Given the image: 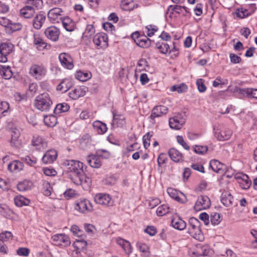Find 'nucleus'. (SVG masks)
Masks as SVG:
<instances>
[{
	"label": "nucleus",
	"instance_id": "c03bdc74",
	"mask_svg": "<svg viewBox=\"0 0 257 257\" xmlns=\"http://www.w3.org/2000/svg\"><path fill=\"white\" fill-rule=\"evenodd\" d=\"M170 208L167 204H163L158 207L156 213L158 216H163L170 212Z\"/></svg>",
	"mask_w": 257,
	"mask_h": 257
},
{
	"label": "nucleus",
	"instance_id": "1a4fd4ad",
	"mask_svg": "<svg viewBox=\"0 0 257 257\" xmlns=\"http://www.w3.org/2000/svg\"><path fill=\"white\" fill-rule=\"evenodd\" d=\"M63 11L60 8H54L50 9L47 13V17L52 24L59 23L62 19Z\"/></svg>",
	"mask_w": 257,
	"mask_h": 257
},
{
	"label": "nucleus",
	"instance_id": "9b49d317",
	"mask_svg": "<svg viewBox=\"0 0 257 257\" xmlns=\"http://www.w3.org/2000/svg\"><path fill=\"white\" fill-rule=\"evenodd\" d=\"M72 180L74 184L77 185H81L85 190H88L90 188L91 179L87 177L84 172L76 178H73Z\"/></svg>",
	"mask_w": 257,
	"mask_h": 257
},
{
	"label": "nucleus",
	"instance_id": "4468645a",
	"mask_svg": "<svg viewBox=\"0 0 257 257\" xmlns=\"http://www.w3.org/2000/svg\"><path fill=\"white\" fill-rule=\"evenodd\" d=\"M185 123V120L180 114H177L169 119V125L172 129L180 130Z\"/></svg>",
	"mask_w": 257,
	"mask_h": 257
},
{
	"label": "nucleus",
	"instance_id": "338daca9",
	"mask_svg": "<svg viewBox=\"0 0 257 257\" xmlns=\"http://www.w3.org/2000/svg\"><path fill=\"white\" fill-rule=\"evenodd\" d=\"M236 15L238 17L243 19L248 17L249 14L248 13L247 10L241 8L240 9H238Z\"/></svg>",
	"mask_w": 257,
	"mask_h": 257
},
{
	"label": "nucleus",
	"instance_id": "7c9ffc66",
	"mask_svg": "<svg viewBox=\"0 0 257 257\" xmlns=\"http://www.w3.org/2000/svg\"><path fill=\"white\" fill-rule=\"evenodd\" d=\"M61 21L64 28L68 32L73 31L76 27L75 22L68 17L63 18Z\"/></svg>",
	"mask_w": 257,
	"mask_h": 257
},
{
	"label": "nucleus",
	"instance_id": "a878e982",
	"mask_svg": "<svg viewBox=\"0 0 257 257\" xmlns=\"http://www.w3.org/2000/svg\"><path fill=\"white\" fill-rule=\"evenodd\" d=\"M86 88L78 87L73 89L69 93V96L73 100L78 99L80 97H82L85 95Z\"/></svg>",
	"mask_w": 257,
	"mask_h": 257
},
{
	"label": "nucleus",
	"instance_id": "c756f323",
	"mask_svg": "<svg viewBox=\"0 0 257 257\" xmlns=\"http://www.w3.org/2000/svg\"><path fill=\"white\" fill-rule=\"evenodd\" d=\"M113 120L112 125L113 127L122 126L124 123V117L120 114H117L115 110L112 111Z\"/></svg>",
	"mask_w": 257,
	"mask_h": 257
},
{
	"label": "nucleus",
	"instance_id": "473e14b6",
	"mask_svg": "<svg viewBox=\"0 0 257 257\" xmlns=\"http://www.w3.org/2000/svg\"><path fill=\"white\" fill-rule=\"evenodd\" d=\"M233 196L228 192H224L222 193L221 201L226 207H230L233 204Z\"/></svg>",
	"mask_w": 257,
	"mask_h": 257
},
{
	"label": "nucleus",
	"instance_id": "20e7f679",
	"mask_svg": "<svg viewBox=\"0 0 257 257\" xmlns=\"http://www.w3.org/2000/svg\"><path fill=\"white\" fill-rule=\"evenodd\" d=\"M200 222L196 218L191 217L189 220L188 232L196 239L201 240L203 235L200 228Z\"/></svg>",
	"mask_w": 257,
	"mask_h": 257
},
{
	"label": "nucleus",
	"instance_id": "58836bf2",
	"mask_svg": "<svg viewBox=\"0 0 257 257\" xmlns=\"http://www.w3.org/2000/svg\"><path fill=\"white\" fill-rule=\"evenodd\" d=\"M14 45L9 42H4L0 45V50L8 56L13 51Z\"/></svg>",
	"mask_w": 257,
	"mask_h": 257
},
{
	"label": "nucleus",
	"instance_id": "13d9d810",
	"mask_svg": "<svg viewBox=\"0 0 257 257\" xmlns=\"http://www.w3.org/2000/svg\"><path fill=\"white\" fill-rule=\"evenodd\" d=\"M146 29L147 30V35L149 37H152L156 32L158 28L156 26L150 25L146 27Z\"/></svg>",
	"mask_w": 257,
	"mask_h": 257
},
{
	"label": "nucleus",
	"instance_id": "f8f14e48",
	"mask_svg": "<svg viewBox=\"0 0 257 257\" xmlns=\"http://www.w3.org/2000/svg\"><path fill=\"white\" fill-rule=\"evenodd\" d=\"M211 205L209 197L206 195H200L198 197L194 206V210L199 211L208 208Z\"/></svg>",
	"mask_w": 257,
	"mask_h": 257
},
{
	"label": "nucleus",
	"instance_id": "79ce46f5",
	"mask_svg": "<svg viewBox=\"0 0 257 257\" xmlns=\"http://www.w3.org/2000/svg\"><path fill=\"white\" fill-rule=\"evenodd\" d=\"M32 185V183L29 180H25L20 182L17 184V188L20 191H25L29 190Z\"/></svg>",
	"mask_w": 257,
	"mask_h": 257
},
{
	"label": "nucleus",
	"instance_id": "c85d7f7f",
	"mask_svg": "<svg viewBox=\"0 0 257 257\" xmlns=\"http://www.w3.org/2000/svg\"><path fill=\"white\" fill-rule=\"evenodd\" d=\"M168 155L170 159L175 162H181L183 161V154L175 148L170 149Z\"/></svg>",
	"mask_w": 257,
	"mask_h": 257
},
{
	"label": "nucleus",
	"instance_id": "f257e3e1",
	"mask_svg": "<svg viewBox=\"0 0 257 257\" xmlns=\"http://www.w3.org/2000/svg\"><path fill=\"white\" fill-rule=\"evenodd\" d=\"M47 73L46 67L42 63H33L28 69V74L35 80L39 81L45 77Z\"/></svg>",
	"mask_w": 257,
	"mask_h": 257
},
{
	"label": "nucleus",
	"instance_id": "a18cd8bd",
	"mask_svg": "<svg viewBox=\"0 0 257 257\" xmlns=\"http://www.w3.org/2000/svg\"><path fill=\"white\" fill-rule=\"evenodd\" d=\"M156 47L163 54H166L171 52L170 47L167 43L158 42L156 44Z\"/></svg>",
	"mask_w": 257,
	"mask_h": 257
},
{
	"label": "nucleus",
	"instance_id": "cd10ccee",
	"mask_svg": "<svg viewBox=\"0 0 257 257\" xmlns=\"http://www.w3.org/2000/svg\"><path fill=\"white\" fill-rule=\"evenodd\" d=\"M171 224L174 228L179 230H182L186 227V222L178 216H173Z\"/></svg>",
	"mask_w": 257,
	"mask_h": 257
},
{
	"label": "nucleus",
	"instance_id": "c9c22d12",
	"mask_svg": "<svg viewBox=\"0 0 257 257\" xmlns=\"http://www.w3.org/2000/svg\"><path fill=\"white\" fill-rule=\"evenodd\" d=\"M151 40L146 36H141L137 40V45L143 48H149L151 45Z\"/></svg>",
	"mask_w": 257,
	"mask_h": 257
},
{
	"label": "nucleus",
	"instance_id": "f3484780",
	"mask_svg": "<svg viewBox=\"0 0 257 257\" xmlns=\"http://www.w3.org/2000/svg\"><path fill=\"white\" fill-rule=\"evenodd\" d=\"M46 37L53 42H56L59 39L60 31L55 26H51L47 28L44 31Z\"/></svg>",
	"mask_w": 257,
	"mask_h": 257
},
{
	"label": "nucleus",
	"instance_id": "603ef678",
	"mask_svg": "<svg viewBox=\"0 0 257 257\" xmlns=\"http://www.w3.org/2000/svg\"><path fill=\"white\" fill-rule=\"evenodd\" d=\"M221 221V216L219 213L216 212L211 213L210 215V221L213 225H218Z\"/></svg>",
	"mask_w": 257,
	"mask_h": 257
},
{
	"label": "nucleus",
	"instance_id": "4d7b16f0",
	"mask_svg": "<svg viewBox=\"0 0 257 257\" xmlns=\"http://www.w3.org/2000/svg\"><path fill=\"white\" fill-rule=\"evenodd\" d=\"M137 246L140 250L144 253L146 255H149V247L146 244L142 242H138L137 244Z\"/></svg>",
	"mask_w": 257,
	"mask_h": 257
},
{
	"label": "nucleus",
	"instance_id": "49530a36",
	"mask_svg": "<svg viewBox=\"0 0 257 257\" xmlns=\"http://www.w3.org/2000/svg\"><path fill=\"white\" fill-rule=\"evenodd\" d=\"M90 73H84L81 71H77L75 74L76 79L80 81H85L91 77Z\"/></svg>",
	"mask_w": 257,
	"mask_h": 257
},
{
	"label": "nucleus",
	"instance_id": "2f4dec72",
	"mask_svg": "<svg viewBox=\"0 0 257 257\" xmlns=\"http://www.w3.org/2000/svg\"><path fill=\"white\" fill-rule=\"evenodd\" d=\"M72 85L71 80L65 78L63 79L57 86V90L64 93L68 91L72 86Z\"/></svg>",
	"mask_w": 257,
	"mask_h": 257
},
{
	"label": "nucleus",
	"instance_id": "393cba45",
	"mask_svg": "<svg viewBox=\"0 0 257 257\" xmlns=\"http://www.w3.org/2000/svg\"><path fill=\"white\" fill-rule=\"evenodd\" d=\"M121 8L126 11H131L138 7V5L134 0H121Z\"/></svg>",
	"mask_w": 257,
	"mask_h": 257
},
{
	"label": "nucleus",
	"instance_id": "f704fd0d",
	"mask_svg": "<svg viewBox=\"0 0 257 257\" xmlns=\"http://www.w3.org/2000/svg\"><path fill=\"white\" fill-rule=\"evenodd\" d=\"M93 127L98 134H103L107 130L106 124L99 120H96L93 123Z\"/></svg>",
	"mask_w": 257,
	"mask_h": 257
},
{
	"label": "nucleus",
	"instance_id": "4c0bfd02",
	"mask_svg": "<svg viewBox=\"0 0 257 257\" xmlns=\"http://www.w3.org/2000/svg\"><path fill=\"white\" fill-rule=\"evenodd\" d=\"M45 124L49 127H53L57 123V117L52 114L46 115L44 117Z\"/></svg>",
	"mask_w": 257,
	"mask_h": 257
},
{
	"label": "nucleus",
	"instance_id": "0eeeda50",
	"mask_svg": "<svg viewBox=\"0 0 257 257\" xmlns=\"http://www.w3.org/2000/svg\"><path fill=\"white\" fill-rule=\"evenodd\" d=\"M33 38V46L38 51H41L45 49H50L51 48V45L48 44L45 41L39 33H34Z\"/></svg>",
	"mask_w": 257,
	"mask_h": 257
},
{
	"label": "nucleus",
	"instance_id": "e2e57ef3",
	"mask_svg": "<svg viewBox=\"0 0 257 257\" xmlns=\"http://www.w3.org/2000/svg\"><path fill=\"white\" fill-rule=\"evenodd\" d=\"M236 92L241 95L242 96L249 97L250 93V88H237Z\"/></svg>",
	"mask_w": 257,
	"mask_h": 257
},
{
	"label": "nucleus",
	"instance_id": "3c124183",
	"mask_svg": "<svg viewBox=\"0 0 257 257\" xmlns=\"http://www.w3.org/2000/svg\"><path fill=\"white\" fill-rule=\"evenodd\" d=\"M193 148L194 152L199 155H203L208 151V147L207 146L195 145Z\"/></svg>",
	"mask_w": 257,
	"mask_h": 257
},
{
	"label": "nucleus",
	"instance_id": "8fccbe9b",
	"mask_svg": "<svg viewBox=\"0 0 257 257\" xmlns=\"http://www.w3.org/2000/svg\"><path fill=\"white\" fill-rule=\"evenodd\" d=\"M95 33V29L92 25H87L85 31L83 33V35L84 37L89 38Z\"/></svg>",
	"mask_w": 257,
	"mask_h": 257
},
{
	"label": "nucleus",
	"instance_id": "a211bd4d",
	"mask_svg": "<svg viewBox=\"0 0 257 257\" xmlns=\"http://www.w3.org/2000/svg\"><path fill=\"white\" fill-rule=\"evenodd\" d=\"M94 200L96 203L104 206H112L113 204V201L110 196L106 194H97L95 197Z\"/></svg>",
	"mask_w": 257,
	"mask_h": 257
},
{
	"label": "nucleus",
	"instance_id": "ddd939ff",
	"mask_svg": "<svg viewBox=\"0 0 257 257\" xmlns=\"http://www.w3.org/2000/svg\"><path fill=\"white\" fill-rule=\"evenodd\" d=\"M59 60L61 66L65 69L71 70L74 67L73 59L68 53H60L59 55Z\"/></svg>",
	"mask_w": 257,
	"mask_h": 257
},
{
	"label": "nucleus",
	"instance_id": "f03ea898",
	"mask_svg": "<svg viewBox=\"0 0 257 257\" xmlns=\"http://www.w3.org/2000/svg\"><path fill=\"white\" fill-rule=\"evenodd\" d=\"M53 104L52 99L48 93L45 92L37 96L34 100V105L37 109L42 111H48Z\"/></svg>",
	"mask_w": 257,
	"mask_h": 257
},
{
	"label": "nucleus",
	"instance_id": "bb28decb",
	"mask_svg": "<svg viewBox=\"0 0 257 257\" xmlns=\"http://www.w3.org/2000/svg\"><path fill=\"white\" fill-rule=\"evenodd\" d=\"M46 20V17L42 14H38L32 21L33 27L36 30H40Z\"/></svg>",
	"mask_w": 257,
	"mask_h": 257
},
{
	"label": "nucleus",
	"instance_id": "ea45409f",
	"mask_svg": "<svg viewBox=\"0 0 257 257\" xmlns=\"http://www.w3.org/2000/svg\"><path fill=\"white\" fill-rule=\"evenodd\" d=\"M15 204L18 207H22L24 205H28L30 201L23 196H17L14 199Z\"/></svg>",
	"mask_w": 257,
	"mask_h": 257
},
{
	"label": "nucleus",
	"instance_id": "052dcab7",
	"mask_svg": "<svg viewBox=\"0 0 257 257\" xmlns=\"http://www.w3.org/2000/svg\"><path fill=\"white\" fill-rule=\"evenodd\" d=\"M43 193L45 195L49 196L51 194L52 188L48 182H44L43 184Z\"/></svg>",
	"mask_w": 257,
	"mask_h": 257
},
{
	"label": "nucleus",
	"instance_id": "864d4df0",
	"mask_svg": "<svg viewBox=\"0 0 257 257\" xmlns=\"http://www.w3.org/2000/svg\"><path fill=\"white\" fill-rule=\"evenodd\" d=\"M13 239V234L11 232L5 231L0 233V239L3 242L8 241Z\"/></svg>",
	"mask_w": 257,
	"mask_h": 257
},
{
	"label": "nucleus",
	"instance_id": "423d86ee",
	"mask_svg": "<svg viewBox=\"0 0 257 257\" xmlns=\"http://www.w3.org/2000/svg\"><path fill=\"white\" fill-rule=\"evenodd\" d=\"M215 137L219 141H224L229 139L232 135V131L229 128L215 125L214 126Z\"/></svg>",
	"mask_w": 257,
	"mask_h": 257
},
{
	"label": "nucleus",
	"instance_id": "72a5a7b5",
	"mask_svg": "<svg viewBox=\"0 0 257 257\" xmlns=\"http://www.w3.org/2000/svg\"><path fill=\"white\" fill-rule=\"evenodd\" d=\"M23 167V163L18 160H15L8 165V169L12 172L16 173L22 170Z\"/></svg>",
	"mask_w": 257,
	"mask_h": 257
},
{
	"label": "nucleus",
	"instance_id": "69168bd1",
	"mask_svg": "<svg viewBox=\"0 0 257 257\" xmlns=\"http://www.w3.org/2000/svg\"><path fill=\"white\" fill-rule=\"evenodd\" d=\"M167 160L166 154L165 153H161L158 156L157 160L158 166L160 167L162 164L166 163Z\"/></svg>",
	"mask_w": 257,
	"mask_h": 257
},
{
	"label": "nucleus",
	"instance_id": "a19ab883",
	"mask_svg": "<svg viewBox=\"0 0 257 257\" xmlns=\"http://www.w3.org/2000/svg\"><path fill=\"white\" fill-rule=\"evenodd\" d=\"M188 90L187 85L184 83L180 84H176L172 86L170 90L172 91H177L178 93L186 92Z\"/></svg>",
	"mask_w": 257,
	"mask_h": 257
},
{
	"label": "nucleus",
	"instance_id": "2eb2a0df",
	"mask_svg": "<svg viewBox=\"0 0 257 257\" xmlns=\"http://www.w3.org/2000/svg\"><path fill=\"white\" fill-rule=\"evenodd\" d=\"M168 108L164 105L156 106L152 110L150 118L153 123L155 122L156 117H161L168 112Z\"/></svg>",
	"mask_w": 257,
	"mask_h": 257
},
{
	"label": "nucleus",
	"instance_id": "5701e85b",
	"mask_svg": "<svg viewBox=\"0 0 257 257\" xmlns=\"http://www.w3.org/2000/svg\"><path fill=\"white\" fill-rule=\"evenodd\" d=\"M87 163L92 168H99L102 165V162L100 156L97 154L90 155L86 157Z\"/></svg>",
	"mask_w": 257,
	"mask_h": 257
},
{
	"label": "nucleus",
	"instance_id": "9d476101",
	"mask_svg": "<svg viewBox=\"0 0 257 257\" xmlns=\"http://www.w3.org/2000/svg\"><path fill=\"white\" fill-rule=\"evenodd\" d=\"M54 244L57 246L67 247L70 245L71 241L69 237L65 234H56L51 237Z\"/></svg>",
	"mask_w": 257,
	"mask_h": 257
},
{
	"label": "nucleus",
	"instance_id": "37998d69",
	"mask_svg": "<svg viewBox=\"0 0 257 257\" xmlns=\"http://www.w3.org/2000/svg\"><path fill=\"white\" fill-rule=\"evenodd\" d=\"M70 108L69 105L66 103L58 104L54 109V112L57 114L67 111Z\"/></svg>",
	"mask_w": 257,
	"mask_h": 257
},
{
	"label": "nucleus",
	"instance_id": "de8ad7c7",
	"mask_svg": "<svg viewBox=\"0 0 257 257\" xmlns=\"http://www.w3.org/2000/svg\"><path fill=\"white\" fill-rule=\"evenodd\" d=\"M242 177H243V179L239 183L240 186L242 189H247L250 187L251 181L249 180V178L246 175H242Z\"/></svg>",
	"mask_w": 257,
	"mask_h": 257
},
{
	"label": "nucleus",
	"instance_id": "aec40b11",
	"mask_svg": "<svg viewBox=\"0 0 257 257\" xmlns=\"http://www.w3.org/2000/svg\"><path fill=\"white\" fill-rule=\"evenodd\" d=\"M57 158V152L54 149L48 150L44 155L42 160L45 164H51L53 163Z\"/></svg>",
	"mask_w": 257,
	"mask_h": 257
},
{
	"label": "nucleus",
	"instance_id": "bf43d9fd",
	"mask_svg": "<svg viewBox=\"0 0 257 257\" xmlns=\"http://www.w3.org/2000/svg\"><path fill=\"white\" fill-rule=\"evenodd\" d=\"M204 82V81L202 79H198L196 81V85L197 86L198 89L200 92H204L206 90V87Z\"/></svg>",
	"mask_w": 257,
	"mask_h": 257
},
{
	"label": "nucleus",
	"instance_id": "b1692460",
	"mask_svg": "<svg viewBox=\"0 0 257 257\" xmlns=\"http://www.w3.org/2000/svg\"><path fill=\"white\" fill-rule=\"evenodd\" d=\"M115 241L117 244H118L123 249L126 254L129 255L132 253L133 248L128 241L124 240L120 237H117L115 239Z\"/></svg>",
	"mask_w": 257,
	"mask_h": 257
},
{
	"label": "nucleus",
	"instance_id": "412c9836",
	"mask_svg": "<svg viewBox=\"0 0 257 257\" xmlns=\"http://www.w3.org/2000/svg\"><path fill=\"white\" fill-rule=\"evenodd\" d=\"M32 145L35 147L36 149L41 151L45 149L47 147V143L44 139L39 136L33 137L31 142Z\"/></svg>",
	"mask_w": 257,
	"mask_h": 257
},
{
	"label": "nucleus",
	"instance_id": "0e129e2a",
	"mask_svg": "<svg viewBox=\"0 0 257 257\" xmlns=\"http://www.w3.org/2000/svg\"><path fill=\"white\" fill-rule=\"evenodd\" d=\"M177 141L180 145H181L183 147V148L184 149H185L186 150H189L190 149L189 146L184 141L182 136H177Z\"/></svg>",
	"mask_w": 257,
	"mask_h": 257
},
{
	"label": "nucleus",
	"instance_id": "39448f33",
	"mask_svg": "<svg viewBox=\"0 0 257 257\" xmlns=\"http://www.w3.org/2000/svg\"><path fill=\"white\" fill-rule=\"evenodd\" d=\"M75 209L80 213H86L93 211L92 203L87 199L80 198L74 203Z\"/></svg>",
	"mask_w": 257,
	"mask_h": 257
},
{
	"label": "nucleus",
	"instance_id": "09e8293b",
	"mask_svg": "<svg viewBox=\"0 0 257 257\" xmlns=\"http://www.w3.org/2000/svg\"><path fill=\"white\" fill-rule=\"evenodd\" d=\"M1 74L3 78L5 79H9L13 76V72L10 67H4L1 71Z\"/></svg>",
	"mask_w": 257,
	"mask_h": 257
},
{
	"label": "nucleus",
	"instance_id": "774afa93",
	"mask_svg": "<svg viewBox=\"0 0 257 257\" xmlns=\"http://www.w3.org/2000/svg\"><path fill=\"white\" fill-rule=\"evenodd\" d=\"M22 28V26L20 23H12V21L10 22L9 24V26L8 28H9L12 31H17L20 30Z\"/></svg>",
	"mask_w": 257,
	"mask_h": 257
},
{
	"label": "nucleus",
	"instance_id": "6ab92c4d",
	"mask_svg": "<svg viewBox=\"0 0 257 257\" xmlns=\"http://www.w3.org/2000/svg\"><path fill=\"white\" fill-rule=\"evenodd\" d=\"M20 131L14 128L12 130L11 133V139L10 141L11 146L13 147L19 148L22 146V141L20 139Z\"/></svg>",
	"mask_w": 257,
	"mask_h": 257
},
{
	"label": "nucleus",
	"instance_id": "dca6fc26",
	"mask_svg": "<svg viewBox=\"0 0 257 257\" xmlns=\"http://www.w3.org/2000/svg\"><path fill=\"white\" fill-rule=\"evenodd\" d=\"M167 193L172 198L179 202L184 203L187 200V197L182 192H179L173 188H168Z\"/></svg>",
	"mask_w": 257,
	"mask_h": 257
},
{
	"label": "nucleus",
	"instance_id": "7ed1b4c3",
	"mask_svg": "<svg viewBox=\"0 0 257 257\" xmlns=\"http://www.w3.org/2000/svg\"><path fill=\"white\" fill-rule=\"evenodd\" d=\"M63 165L66 168L67 171L73 174L74 178L81 175V174L84 172V167L85 165L82 162L79 161L67 160L63 162Z\"/></svg>",
	"mask_w": 257,
	"mask_h": 257
},
{
	"label": "nucleus",
	"instance_id": "6e6552de",
	"mask_svg": "<svg viewBox=\"0 0 257 257\" xmlns=\"http://www.w3.org/2000/svg\"><path fill=\"white\" fill-rule=\"evenodd\" d=\"M93 42L98 49H104L108 46L107 35L103 33H97L95 35Z\"/></svg>",
	"mask_w": 257,
	"mask_h": 257
},
{
	"label": "nucleus",
	"instance_id": "4be33fe9",
	"mask_svg": "<svg viewBox=\"0 0 257 257\" xmlns=\"http://www.w3.org/2000/svg\"><path fill=\"white\" fill-rule=\"evenodd\" d=\"M35 14V10L33 6H25L20 10V16L25 19L33 18Z\"/></svg>",
	"mask_w": 257,
	"mask_h": 257
},
{
	"label": "nucleus",
	"instance_id": "6e6d98bb",
	"mask_svg": "<svg viewBox=\"0 0 257 257\" xmlns=\"http://www.w3.org/2000/svg\"><path fill=\"white\" fill-rule=\"evenodd\" d=\"M22 160L25 162L28 165L33 166L37 163V159L33 156H27L25 157L22 158Z\"/></svg>",
	"mask_w": 257,
	"mask_h": 257
},
{
	"label": "nucleus",
	"instance_id": "e433bc0d",
	"mask_svg": "<svg viewBox=\"0 0 257 257\" xmlns=\"http://www.w3.org/2000/svg\"><path fill=\"white\" fill-rule=\"evenodd\" d=\"M210 167L216 173H220L223 171L224 165L217 160H212L210 162Z\"/></svg>",
	"mask_w": 257,
	"mask_h": 257
},
{
	"label": "nucleus",
	"instance_id": "5fc2aeb1",
	"mask_svg": "<svg viewBox=\"0 0 257 257\" xmlns=\"http://www.w3.org/2000/svg\"><path fill=\"white\" fill-rule=\"evenodd\" d=\"M153 136L152 132H148L143 138V144L144 148L147 149L150 145L151 138Z\"/></svg>",
	"mask_w": 257,
	"mask_h": 257
},
{
	"label": "nucleus",
	"instance_id": "680f3d73",
	"mask_svg": "<svg viewBox=\"0 0 257 257\" xmlns=\"http://www.w3.org/2000/svg\"><path fill=\"white\" fill-rule=\"evenodd\" d=\"M9 109L10 105L7 101H2L0 102V109L3 110L2 114L4 116L6 115L5 113L8 112Z\"/></svg>",
	"mask_w": 257,
	"mask_h": 257
}]
</instances>
